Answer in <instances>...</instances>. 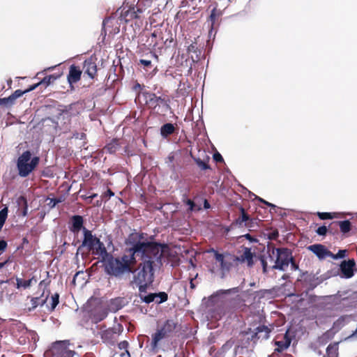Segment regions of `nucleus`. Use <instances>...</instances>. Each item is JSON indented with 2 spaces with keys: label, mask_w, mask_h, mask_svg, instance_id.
<instances>
[{
  "label": "nucleus",
  "mask_w": 357,
  "mask_h": 357,
  "mask_svg": "<svg viewBox=\"0 0 357 357\" xmlns=\"http://www.w3.org/2000/svg\"><path fill=\"white\" fill-rule=\"evenodd\" d=\"M145 235L143 232H133L128 236L126 244L131 245L128 249L129 254H124L118 257H111L108 259L105 264V271L109 275L121 278L126 273H133V267L137 263L136 255L144 252V245L142 241L144 239Z\"/></svg>",
  "instance_id": "nucleus-1"
},
{
  "label": "nucleus",
  "mask_w": 357,
  "mask_h": 357,
  "mask_svg": "<svg viewBox=\"0 0 357 357\" xmlns=\"http://www.w3.org/2000/svg\"><path fill=\"white\" fill-rule=\"evenodd\" d=\"M144 253L136 255V258L142 261L137 269L133 268V279L130 284L142 282L152 283L154 279V268L162 265V258L163 250L161 243L151 241H144Z\"/></svg>",
  "instance_id": "nucleus-2"
},
{
  "label": "nucleus",
  "mask_w": 357,
  "mask_h": 357,
  "mask_svg": "<svg viewBox=\"0 0 357 357\" xmlns=\"http://www.w3.org/2000/svg\"><path fill=\"white\" fill-rule=\"evenodd\" d=\"M268 256L273 264L270 266L271 269L284 271L292 259L291 250L287 248H275L273 245H268L267 248Z\"/></svg>",
  "instance_id": "nucleus-3"
},
{
  "label": "nucleus",
  "mask_w": 357,
  "mask_h": 357,
  "mask_svg": "<svg viewBox=\"0 0 357 357\" xmlns=\"http://www.w3.org/2000/svg\"><path fill=\"white\" fill-rule=\"evenodd\" d=\"M170 100V98L167 95L157 96L154 93L147 92L139 93L135 98L136 102L141 105L145 104L148 106L149 109H158L164 112L172 109Z\"/></svg>",
  "instance_id": "nucleus-4"
},
{
  "label": "nucleus",
  "mask_w": 357,
  "mask_h": 357,
  "mask_svg": "<svg viewBox=\"0 0 357 357\" xmlns=\"http://www.w3.org/2000/svg\"><path fill=\"white\" fill-rule=\"evenodd\" d=\"M83 235L84 238L82 245L78 250L82 247H86L88 251L93 255L97 256L98 259L101 258L102 260H105L108 256V252L104 243L100 241V238L93 235L92 231L86 227L83 228Z\"/></svg>",
  "instance_id": "nucleus-5"
},
{
  "label": "nucleus",
  "mask_w": 357,
  "mask_h": 357,
  "mask_svg": "<svg viewBox=\"0 0 357 357\" xmlns=\"http://www.w3.org/2000/svg\"><path fill=\"white\" fill-rule=\"evenodd\" d=\"M208 252L213 253L215 264L218 267L222 279L225 278L232 269H236L233 253L227 251L220 253L213 248Z\"/></svg>",
  "instance_id": "nucleus-6"
},
{
  "label": "nucleus",
  "mask_w": 357,
  "mask_h": 357,
  "mask_svg": "<svg viewBox=\"0 0 357 357\" xmlns=\"http://www.w3.org/2000/svg\"><path fill=\"white\" fill-rule=\"evenodd\" d=\"M32 155L31 151L26 150L18 157L16 166L20 176L23 178L28 176L38 166L40 158L33 157Z\"/></svg>",
  "instance_id": "nucleus-7"
},
{
  "label": "nucleus",
  "mask_w": 357,
  "mask_h": 357,
  "mask_svg": "<svg viewBox=\"0 0 357 357\" xmlns=\"http://www.w3.org/2000/svg\"><path fill=\"white\" fill-rule=\"evenodd\" d=\"M179 331V325L173 319L166 320L160 326H158L156 332L151 336V346L153 350L158 347L159 342L162 339L173 337Z\"/></svg>",
  "instance_id": "nucleus-8"
},
{
  "label": "nucleus",
  "mask_w": 357,
  "mask_h": 357,
  "mask_svg": "<svg viewBox=\"0 0 357 357\" xmlns=\"http://www.w3.org/2000/svg\"><path fill=\"white\" fill-rule=\"evenodd\" d=\"M69 345L68 340L57 341L52 344L48 352L52 357H73L75 351L68 348Z\"/></svg>",
  "instance_id": "nucleus-9"
},
{
  "label": "nucleus",
  "mask_w": 357,
  "mask_h": 357,
  "mask_svg": "<svg viewBox=\"0 0 357 357\" xmlns=\"http://www.w3.org/2000/svg\"><path fill=\"white\" fill-rule=\"evenodd\" d=\"M238 255L234 254L236 269H238L239 265L242 264H246L249 268L253 266L255 254L252 252L251 248L243 246L242 249L238 250Z\"/></svg>",
  "instance_id": "nucleus-10"
},
{
  "label": "nucleus",
  "mask_w": 357,
  "mask_h": 357,
  "mask_svg": "<svg viewBox=\"0 0 357 357\" xmlns=\"http://www.w3.org/2000/svg\"><path fill=\"white\" fill-rule=\"evenodd\" d=\"M38 86V84H35L29 86L26 90H16L13 93L9 96L7 98H0V106H4L6 107L11 106L14 104L15 100L22 95L30 92L34 89H36Z\"/></svg>",
  "instance_id": "nucleus-11"
},
{
  "label": "nucleus",
  "mask_w": 357,
  "mask_h": 357,
  "mask_svg": "<svg viewBox=\"0 0 357 357\" xmlns=\"http://www.w3.org/2000/svg\"><path fill=\"white\" fill-rule=\"evenodd\" d=\"M151 0H138L135 6H132L138 20L144 18L150 12Z\"/></svg>",
  "instance_id": "nucleus-12"
},
{
  "label": "nucleus",
  "mask_w": 357,
  "mask_h": 357,
  "mask_svg": "<svg viewBox=\"0 0 357 357\" xmlns=\"http://www.w3.org/2000/svg\"><path fill=\"white\" fill-rule=\"evenodd\" d=\"M139 297L143 302L148 304L152 302H155V303L157 304H160L162 303L167 301L168 299V295L165 291L159 293H150L146 296L140 294Z\"/></svg>",
  "instance_id": "nucleus-13"
},
{
  "label": "nucleus",
  "mask_w": 357,
  "mask_h": 357,
  "mask_svg": "<svg viewBox=\"0 0 357 357\" xmlns=\"http://www.w3.org/2000/svg\"><path fill=\"white\" fill-rule=\"evenodd\" d=\"M121 9L119 20L123 21L126 23L132 20H138L137 15L132 6H123Z\"/></svg>",
  "instance_id": "nucleus-14"
},
{
  "label": "nucleus",
  "mask_w": 357,
  "mask_h": 357,
  "mask_svg": "<svg viewBox=\"0 0 357 357\" xmlns=\"http://www.w3.org/2000/svg\"><path fill=\"white\" fill-rule=\"evenodd\" d=\"M308 249L321 259L333 256V253L321 244L311 245Z\"/></svg>",
  "instance_id": "nucleus-15"
},
{
  "label": "nucleus",
  "mask_w": 357,
  "mask_h": 357,
  "mask_svg": "<svg viewBox=\"0 0 357 357\" xmlns=\"http://www.w3.org/2000/svg\"><path fill=\"white\" fill-rule=\"evenodd\" d=\"M119 334L115 328H109L100 332V337L103 342L114 344Z\"/></svg>",
  "instance_id": "nucleus-16"
},
{
  "label": "nucleus",
  "mask_w": 357,
  "mask_h": 357,
  "mask_svg": "<svg viewBox=\"0 0 357 357\" xmlns=\"http://www.w3.org/2000/svg\"><path fill=\"white\" fill-rule=\"evenodd\" d=\"M271 329L264 325L259 326L255 328V331L252 335L251 340L255 342L257 340H267L269 337Z\"/></svg>",
  "instance_id": "nucleus-17"
},
{
  "label": "nucleus",
  "mask_w": 357,
  "mask_h": 357,
  "mask_svg": "<svg viewBox=\"0 0 357 357\" xmlns=\"http://www.w3.org/2000/svg\"><path fill=\"white\" fill-rule=\"evenodd\" d=\"M71 225L69 227V229L73 234H78L81 229L83 230L84 227V218L82 216L79 215H75L70 218Z\"/></svg>",
  "instance_id": "nucleus-18"
},
{
  "label": "nucleus",
  "mask_w": 357,
  "mask_h": 357,
  "mask_svg": "<svg viewBox=\"0 0 357 357\" xmlns=\"http://www.w3.org/2000/svg\"><path fill=\"white\" fill-rule=\"evenodd\" d=\"M356 265L354 259L348 261H343L340 265V270L342 273L347 278H350L354 275V268Z\"/></svg>",
  "instance_id": "nucleus-19"
},
{
  "label": "nucleus",
  "mask_w": 357,
  "mask_h": 357,
  "mask_svg": "<svg viewBox=\"0 0 357 357\" xmlns=\"http://www.w3.org/2000/svg\"><path fill=\"white\" fill-rule=\"evenodd\" d=\"M291 342V338L289 335V330H287L281 340H277L275 342V344L278 347L275 349V351L278 353L282 352L289 348Z\"/></svg>",
  "instance_id": "nucleus-20"
},
{
  "label": "nucleus",
  "mask_w": 357,
  "mask_h": 357,
  "mask_svg": "<svg viewBox=\"0 0 357 357\" xmlns=\"http://www.w3.org/2000/svg\"><path fill=\"white\" fill-rule=\"evenodd\" d=\"M108 312L105 308L98 307L94 309L90 315V318L93 323L97 324L104 320L107 317Z\"/></svg>",
  "instance_id": "nucleus-21"
},
{
  "label": "nucleus",
  "mask_w": 357,
  "mask_h": 357,
  "mask_svg": "<svg viewBox=\"0 0 357 357\" xmlns=\"http://www.w3.org/2000/svg\"><path fill=\"white\" fill-rule=\"evenodd\" d=\"M83 69L91 78H93L96 75L97 66L92 58L85 60Z\"/></svg>",
  "instance_id": "nucleus-22"
},
{
  "label": "nucleus",
  "mask_w": 357,
  "mask_h": 357,
  "mask_svg": "<svg viewBox=\"0 0 357 357\" xmlns=\"http://www.w3.org/2000/svg\"><path fill=\"white\" fill-rule=\"evenodd\" d=\"M81 70L76 67L75 65H72L69 69V73L68 75V81L70 84L77 82L81 78Z\"/></svg>",
  "instance_id": "nucleus-23"
},
{
  "label": "nucleus",
  "mask_w": 357,
  "mask_h": 357,
  "mask_svg": "<svg viewBox=\"0 0 357 357\" xmlns=\"http://www.w3.org/2000/svg\"><path fill=\"white\" fill-rule=\"evenodd\" d=\"M121 146V143L119 139H113L107 143L103 148L105 153L110 154L115 153Z\"/></svg>",
  "instance_id": "nucleus-24"
},
{
  "label": "nucleus",
  "mask_w": 357,
  "mask_h": 357,
  "mask_svg": "<svg viewBox=\"0 0 357 357\" xmlns=\"http://www.w3.org/2000/svg\"><path fill=\"white\" fill-rule=\"evenodd\" d=\"M239 211L241 212V215L232 222V225L242 227H244V224H246L248 220H249L250 215L241 206L239 207Z\"/></svg>",
  "instance_id": "nucleus-25"
},
{
  "label": "nucleus",
  "mask_w": 357,
  "mask_h": 357,
  "mask_svg": "<svg viewBox=\"0 0 357 357\" xmlns=\"http://www.w3.org/2000/svg\"><path fill=\"white\" fill-rule=\"evenodd\" d=\"M339 231L344 237L349 236V232L351 230L352 225L349 220H338Z\"/></svg>",
  "instance_id": "nucleus-26"
},
{
  "label": "nucleus",
  "mask_w": 357,
  "mask_h": 357,
  "mask_svg": "<svg viewBox=\"0 0 357 357\" xmlns=\"http://www.w3.org/2000/svg\"><path fill=\"white\" fill-rule=\"evenodd\" d=\"M47 298H48V295L43 299H41V296L40 297H31V299H30L31 305L26 307V309L29 312H31V311L34 310L38 306H39V305L43 306L47 302Z\"/></svg>",
  "instance_id": "nucleus-27"
},
{
  "label": "nucleus",
  "mask_w": 357,
  "mask_h": 357,
  "mask_svg": "<svg viewBox=\"0 0 357 357\" xmlns=\"http://www.w3.org/2000/svg\"><path fill=\"white\" fill-rule=\"evenodd\" d=\"M225 307L222 303L217 304L214 310H211V317L215 319H220L225 314Z\"/></svg>",
  "instance_id": "nucleus-28"
},
{
  "label": "nucleus",
  "mask_w": 357,
  "mask_h": 357,
  "mask_svg": "<svg viewBox=\"0 0 357 357\" xmlns=\"http://www.w3.org/2000/svg\"><path fill=\"white\" fill-rule=\"evenodd\" d=\"M338 342L330 344L326 348V355L323 357H338Z\"/></svg>",
  "instance_id": "nucleus-29"
},
{
  "label": "nucleus",
  "mask_w": 357,
  "mask_h": 357,
  "mask_svg": "<svg viewBox=\"0 0 357 357\" xmlns=\"http://www.w3.org/2000/svg\"><path fill=\"white\" fill-rule=\"evenodd\" d=\"M187 50L189 54H195V56L193 55L191 56V58L193 61H197L199 60L202 54V51L197 48V44L195 43H192L190 45H189Z\"/></svg>",
  "instance_id": "nucleus-30"
},
{
  "label": "nucleus",
  "mask_w": 357,
  "mask_h": 357,
  "mask_svg": "<svg viewBox=\"0 0 357 357\" xmlns=\"http://www.w3.org/2000/svg\"><path fill=\"white\" fill-rule=\"evenodd\" d=\"M175 131V126L170 123H167L162 126L160 128V134L163 137H167L172 135Z\"/></svg>",
  "instance_id": "nucleus-31"
},
{
  "label": "nucleus",
  "mask_w": 357,
  "mask_h": 357,
  "mask_svg": "<svg viewBox=\"0 0 357 357\" xmlns=\"http://www.w3.org/2000/svg\"><path fill=\"white\" fill-rule=\"evenodd\" d=\"M261 220L258 218H251L249 216V220L244 224V227L249 229L250 231H257L259 228V223H261Z\"/></svg>",
  "instance_id": "nucleus-32"
},
{
  "label": "nucleus",
  "mask_w": 357,
  "mask_h": 357,
  "mask_svg": "<svg viewBox=\"0 0 357 357\" xmlns=\"http://www.w3.org/2000/svg\"><path fill=\"white\" fill-rule=\"evenodd\" d=\"M31 280H34V282H37L34 276H33L31 279L26 280H22L21 278H17L15 284L16 287L17 289H20L21 287H23L24 289L29 288L31 285Z\"/></svg>",
  "instance_id": "nucleus-33"
},
{
  "label": "nucleus",
  "mask_w": 357,
  "mask_h": 357,
  "mask_svg": "<svg viewBox=\"0 0 357 357\" xmlns=\"http://www.w3.org/2000/svg\"><path fill=\"white\" fill-rule=\"evenodd\" d=\"M17 203L21 205L20 213L23 217H25L28 214V204L25 197L20 196L17 199Z\"/></svg>",
  "instance_id": "nucleus-34"
},
{
  "label": "nucleus",
  "mask_w": 357,
  "mask_h": 357,
  "mask_svg": "<svg viewBox=\"0 0 357 357\" xmlns=\"http://www.w3.org/2000/svg\"><path fill=\"white\" fill-rule=\"evenodd\" d=\"M222 15V12L220 10H218L216 7L213 8L211 10V15L209 16V20L211 23V28L213 29L215 22L220 15Z\"/></svg>",
  "instance_id": "nucleus-35"
},
{
  "label": "nucleus",
  "mask_w": 357,
  "mask_h": 357,
  "mask_svg": "<svg viewBox=\"0 0 357 357\" xmlns=\"http://www.w3.org/2000/svg\"><path fill=\"white\" fill-rule=\"evenodd\" d=\"M350 317L349 315H343L339 317L335 322H334V327L335 328H342L343 327L345 324L347 322L348 319Z\"/></svg>",
  "instance_id": "nucleus-36"
},
{
  "label": "nucleus",
  "mask_w": 357,
  "mask_h": 357,
  "mask_svg": "<svg viewBox=\"0 0 357 357\" xmlns=\"http://www.w3.org/2000/svg\"><path fill=\"white\" fill-rule=\"evenodd\" d=\"M328 232L332 235L338 234V232H339L338 220L331 222L328 225Z\"/></svg>",
  "instance_id": "nucleus-37"
},
{
  "label": "nucleus",
  "mask_w": 357,
  "mask_h": 357,
  "mask_svg": "<svg viewBox=\"0 0 357 357\" xmlns=\"http://www.w3.org/2000/svg\"><path fill=\"white\" fill-rule=\"evenodd\" d=\"M8 209L7 207H4L0 211V231L2 229L3 225L8 217Z\"/></svg>",
  "instance_id": "nucleus-38"
},
{
  "label": "nucleus",
  "mask_w": 357,
  "mask_h": 357,
  "mask_svg": "<svg viewBox=\"0 0 357 357\" xmlns=\"http://www.w3.org/2000/svg\"><path fill=\"white\" fill-rule=\"evenodd\" d=\"M47 200L50 202L47 203V205L51 208H54L57 204L63 202L64 201V198L63 197H60L59 198H50L47 197Z\"/></svg>",
  "instance_id": "nucleus-39"
},
{
  "label": "nucleus",
  "mask_w": 357,
  "mask_h": 357,
  "mask_svg": "<svg viewBox=\"0 0 357 357\" xmlns=\"http://www.w3.org/2000/svg\"><path fill=\"white\" fill-rule=\"evenodd\" d=\"M51 300H52V303H51L50 312H53L59 303V294L58 293H55L54 294H53L52 296Z\"/></svg>",
  "instance_id": "nucleus-40"
},
{
  "label": "nucleus",
  "mask_w": 357,
  "mask_h": 357,
  "mask_svg": "<svg viewBox=\"0 0 357 357\" xmlns=\"http://www.w3.org/2000/svg\"><path fill=\"white\" fill-rule=\"evenodd\" d=\"M128 347V342L126 340L122 341L119 344V348L121 350L125 349V351H126V353H122L121 354V357H123L125 355H126L128 357H130V354L129 351L127 350Z\"/></svg>",
  "instance_id": "nucleus-41"
},
{
  "label": "nucleus",
  "mask_w": 357,
  "mask_h": 357,
  "mask_svg": "<svg viewBox=\"0 0 357 357\" xmlns=\"http://www.w3.org/2000/svg\"><path fill=\"white\" fill-rule=\"evenodd\" d=\"M317 215L321 220H331L334 218V215L331 213L328 212H317Z\"/></svg>",
  "instance_id": "nucleus-42"
},
{
  "label": "nucleus",
  "mask_w": 357,
  "mask_h": 357,
  "mask_svg": "<svg viewBox=\"0 0 357 357\" xmlns=\"http://www.w3.org/2000/svg\"><path fill=\"white\" fill-rule=\"evenodd\" d=\"M56 77L54 75H48L45 77L40 82H38V86L42 84H45L46 85H50L54 80H55Z\"/></svg>",
  "instance_id": "nucleus-43"
},
{
  "label": "nucleus",
  "mask_w": 357,
  "mask_h": 357,
  "mask_svg": "<svg viewBox=\"0 0 357 357\" xmlns=\"http://www.w3.org/2000/svg\"><path fill=\"white\" fill-rule=\"evenodd\" d=\"M195 162H196L197 165H198V167H199L201 169H202V170H206V169H211L210 165H209L207 162H204V161L202 160H201V159H199V158L196 159V160H195Z\"/></svg>",
  "instance_id": "nucleus-44"
},
{
  "label": "nucleus",
  "mask_w": 357,
  "mask_h": 357,
  "mask_svg": "<svg viewBox=\"0 0 357 357\" xmlns=\"http://www.w3.org/2000/svg\"><path fill=\"white\" fill-rule=\"evenodd\" d=\"M260 261H261V266H262L263 273H267L268 271V262L266 261V257H265L264 256H261Z\"/></svg>",
  "instance_id": "nucleus-45"
},
{
  "label": "nucleus",
  "mask_w": 357,
  "mask_h": 357,
  "mask_svg": "<svg viewBox=\"0 0 357 357\" xmlns=\"http://www.w3.org/2000/svg\"><path fill=\"white\" fill-rule=\"evenodd\" d=\"M151 283L149 282H142L141 284H135V285L139 287V295L142 294L143 292H146V288L149 284H151ZM132 285H134V284H131Z\"/></svg>",
  "instance_id": "nucleus-46"
},
{
  "label": "nucleus",
  "mask_w": 357,
  "mask_h": 357,
  "mask_svg": "<svg viewBox=\"0 0 357 357\" xmlns=\"http://www.w3.org/2000/svg\"><path fill=\"white\" fill-rule=\"evenodd\" d=\"M328 231V227L323 225L317 228L316 233L319 236H326Z\"/></svg>",
  "instance_id": "nucleus-47"
},
{
  "label": "nucleus",
  "mask_w": 357,
  "mask_h": 357,
  "mask_svg": "<svg viewBox=\"0 0 357 357\" xmlns=\"http://www.w3.org/2000/svg\"><path fill=\"white\" fill-rule=\"evenodd\" d=\"M346 250H340L335 255H333L332 257H333L334 259H342L346 256Z\"/></svg>",
  "instance_id": "nucleus-48"
},
{
  "label": "nucleus",
  "mask_w": 357,
  "mask_h": 357,
  "mask_svg": "<svg viewBox=\"0 0 357 357\" xmlns=\"http://www.w3.org/2000/svg\"><path fill=\"white\" fill-rule=\"evenodd\" d=\"M213 158L216 162H222L224 161L222 156L218 152L215 153L213 155Z\"/></svg>",
  "instance_id": "nucleus-49"
},
{
  "label": "nucleus",
  "mask_w": 357,
  "mask_h": 357,
  "mask_svg": "<svg viewBox=\"0 0 357 357\" xmlns=\"http://www.w3.org/2000/svg\"><path fill=\"white\" fill-rule=\"evenodd\" d=\"M289 264H291V270L296 271L298 269V265L296 262L293 256H292V259H291V261H289Z\"/></svg>",
  "instance_id": "nucleus-50"
},
{
  "label": "nucleus",
  "mask_w": 357,
  "mask_h": 357,
  "mask_svg": "<svg viewBox=\"0 0 357 357\" xmlns=\"http://www.w3.org/2000/svg\"><path fill=\"white\" fill-rule=\"evenodd\" d=\"M185 204L189 206V210L191 211H193L195 207V202L192 200L190 199L186 200Z\"/></svg>",
  "instance_id": "nucleus-51"
},
{
  "label": "nucleus",
  "mask_w": 357,
  "mask_h": 357,
  "mask_svg": "<svg viewBox=\"0 0 357 357\" xmlns=\"http://www.w3.org/2000/svg\"><path fill=\"white\" fill-rule=\"evenodd\" d=\"M8 246V243L4 240H0V252H3Z\"/></svg>",
  "instance_id": "nucleus-52"
},
{
  "label": "nucleus",
  "mask_w": 357,
  "mask_h": 357,
  "mask_svg": "<svg viewBox=\"0 0 357 357\" xmlns=\"http://www.w3.org/2000/svg\"><path fill=\"white\" fill-rule=\"evenodd\" d=\"M73 137H75L76 139H85L86 134L75 132V133H73Z\"/></svg>",
  "instance_id": "nucleus-53"
},
{
  "label": "nucleus",
  "mask_w": 357,
  "mask_h": 357,
  "mask_svg": "<svg viewBox=\"0 0 357 357\" xmlns=\"http://www.w3.org/2000/svg\"><path fill=\"white\" fill-rule=\"evenodd\" d=\"M114 195V193L112 192V190L111 189L108 188L107 190V191L103 194L102 197L110 198L111 197H112Z\"/></svg>",
  "instance_id": "nucleus-54"
},
{
  "label": "nucleus",
  "mask_w": 357,
  "mask_h": 357,
  "mask_svg": "<svg viewBox=\"0 0 357 357\" xmlns=\"http://www.w3.org/2000/svg\"><path fill=\"white\" fill-rule=\"evenodd\" d=\"M139 63L142 65L146 66V67L151 66V61L150 60H146V59H140Z\"/></svg>",
  "instance_id": "nucleus-55"
},
{
  "label": "nucleus",
  "mask_w": 357,
  "mask_h": 357,
  "mask_svg": "<svg viewBox=\"0 0 357 357\" xmlns=\"http://www.w3.org/2000/svg\"><path fill=\"white\" fill-rule=\"evenodd\" d=\"M50 283V280H43L40 281V282L39 283V286L40 287L44 286L45 287H47V286H49Z\"/></svg>",
  "instance_id": "nucleus-56"
},
{
  "label": "nucleus",
  "mask_w": 357,
  "mask_h": 357,
  "mask_svg": "<svg viewBox=\"0 0 357 357\" xmlns=\"http://www.w3.org/2000/svg\"><path fill=\"white\" fill-rule=\"evenodd\" d=\"M151 39L156 38L160 37V33H159V31L158 30H155L151 33Z\"/></svg>",
  "instance_id": "nucleus-57"
},
{
  "label": "nucleus",
  "mask_w": 357,
  "mask_h": 357,
  "mask_svg": "<svg viewBox=\"0 0 357 357\" xmlns=\"http://www.w3.org/2000/svg\"><path fill=\"white\" fill-rule=\"evenodd\" d=\"M10 259L8 258L7 260L4 261L3 262L0 263V269L4 267L8 262H10Z\"/></svg>",
  "instance_id": "nucleus-58"
},
{
  "label": "nucleus",
  "mask_w": 357,
  "mask_h": 357,
  "mask_svg": "<svg viewBox=\"0 0 357 357\" xmlns=\"http://www.w3.org/2000/svg\"><path fill=\"white\" fill-rule=\"evenodd\" d=\"M259 200H260L261 202H263L264 204H265L266 205H267V206H271V207H273V208L275 207V205H273V204H271V203H269V202H266V201L264 200V199H261V198H260V199H259Z\"/></svg>",
  "instance_id": "nucleus-59"
},
{
  "label": "nucleus",
  "mask_w": 357,
  "mask_h": 357,
  "mask_svg": "<svg viewBox=\"0 0 357 357\" xmlns=\"http://www.w3.org/2000/svg\"><path fill=\"white\" fill-rule=\"evenodd\" d=\"M204 207L206 209H208L211 207L210 204L208 203V202L206 199H205L204 202Z\"/></svg>",
  "instance_id": "nucleus-60"
},
{
  "label": "nucleus",
  "mask_w": 357,
  "mask_h": 357,
  "mask_svg": "<svg viewBox=\"0 0 357 357\" xmlns=\"http://www.w3.org/2000/svg\"><path fill=\"white\" fill-rule=\"evenodd\" d=\"M13 283V284H15L14 282L13 281V279H10V280H1L0 281V284H2L3 283Z\"/></svg>",
  "instance_id": "nucleus-61"
},
{
  "label": "nucleus",
  "mask_w": 357,
  "mask_h": 357,
  "mask_svg": "<svg viewBox=\"0 0 357 357\" xmlns=\"http://www.w3.org/2000/svg\"><path fill=\"white\" fill-rule=\"evenodd\" d=\"M190 288H191L192 289H195V283H194V278H191V279H190Z\"/></svg>",
  "instance_id": "nucleus-62"
},
{
  "label": "nucleus",
  "mask_w": 357,
  "mask_h": 357,
  "mask_svg": "<svg viewBox=\"0 0 357 357\" xmlns=\"http://www.w3.org/2000/svg\"><path fill=\"white\" fill-rule=\"evenodd\" d=\"M161 245L162 246V250H163V255H162V261L163 263V262H165V260H163L164 259L165 252V249L167 248V246L166 245H162V244H161Z\"/></svg>",
  "instance_id": "nucleus-63"
},
{
  "label": "nucleus",
  "mask_w": 357,
  "mask_h": 357,
  "mask_svg": "<svg viewBox=\"0 0 357 357\" xmlns=\"http://www.w3.org/2000/svg\"><path fill=\"white\" fill-rule=\"evenodd\" d=\"M29 243V240L27 239L26 237H24L22 238V244L24 245V244H28Z\"/></svg>",
  "instance_id": "nucleus-64"
}]
</instances>
